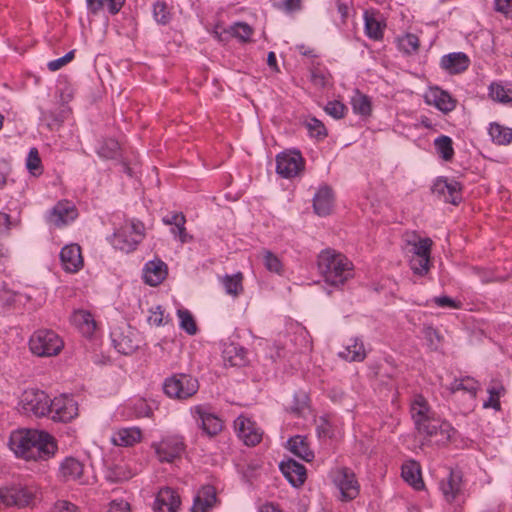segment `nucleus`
<instances>
[{"label": "nucleus", "mask_w": 512, "mask_h": 512, "mask_svg": "<svg viewBox=\"0 0 512 512\" xmlns=\"http://www.w3.org/2000/svg\"><path fill=\"white\" fill-rule=\"evenodd\" d=\"M410 413L417 432L425 437H439L438 443L449 442L456 432L450 423L435 417V413L422 395H416L413 398Z\"/></svg>", "instance_id": "nucleus-2"}, {"label": "nucleus", "mask_w": 512, "mask_h": 512, "mask_svg": "<svg viewBox=\"0 0 512 512\" xmlns=\"http://www.w3.org/2000/svg\"><path fill=\"white\" fill-rule=\"evenodd\" d=\"M110 336L115 349L123 355L135 352L141 342L138 331L127 324L115 327Z\"/></svg>", "instance_id": "nucleus-7"}, {"label": "nucleus", "mask_w": 512, "mask_h": 512, "mask_svg": "<svg viewBox=\"0 0 512 512\" xmlns=\"http://www.w3.org/2000/svg\"><path fill=\"white\" fill-rule=\"evenodd\" d=\"M288 446L290 451L297 457L301 458L306 462H310L314 459V453L309 448L307 439L303 436L296 435L288 440Z\"/></svg>", "instance_id": "nucleus-32"}, {"label": "nucleus", "mask_w": 512, "mask_h": 512, "mask_svg": "<svg viewBox=\"0 0 512 512\" xmlns=\"http://www.w3.org/2000/svg\"><path fill=\"white\" fill-rule=\"evenodd\" d=\"M432 241L429 238H423L413 245L414 255L418 257H429L431 252Z\"/></svg>", "instance_id": "nucleus-54"}, {"label": "nucleus", "mask_w": 512, "mask_h": 512, "mask_svg": "<svg viewBox=\"0 0 512 512\" xmlns=\"http://www.w3.org/2000/svg\"><path fill=\"white\" fill-rule=\"evenodd\" d=\"M29 346L33 354L40 357H51L60 353L64 343L54 331L41 329L31 336Z\"/></svg>", "instance_id": "nucleus-6"}, {"label": "nucleus", "mask_w": 512, "mask_h": 512, "mask_svg": "<svg viewBox=\"0 0 512 512\" xmlns=\"http://www.w3.org/2000/svg\"><path fill=\"white\" fill-rule=\"evenodd\" d=\"M503 390H504V388L501 385L490 386L487 389V392L489 394V398H488L487 401H485L483 403V407L484 408H493L495 410H500L501 406H500L499 398H500L501 392Z\"/></svg>", "instance_id": "nucleus-50"}, {"label": "nucleus", "mask_w": 512, "mask_h": 512, "mask_svg": "<svg viewBox=\"0 0 512 512\" xmlns=\"http://www.w3.org/2000/svg\"><path fill=\"white\" fill-rule=\"evenodd\" d=\"M398 46L407 54L414 53L419 48V38L415 34L407 33L398 38Z\"/></svg>", "instance_id": "nucleus-45"}, {"label": "nucleus", "mask_w": 512, "mask_h": 512, "mask_svg": "<svg viewBox=\"0 0 512 512\" xmlns=\"http://www.w3.org/2000/svg\"><path fill=\"white\" fill-rule=\"evenodd\" d=\"M74 58V51H69L64 56L50 61L47 66L50 71H57Z\"/></svg>", "instance_id": "nucleus-57"}, {"label": "nucleus", "mask_w": 512, "mask_h": 512, "mask_svg": "<svg viewBox=\"0 0 512 512\" xmlns=\"http://www.w3.org/2000/svg\"><path fill=\"white\" fill-rule=\"evenodd\" d=\"M280 469L288 482L294 487L301 486L306 480L305 466L293 459L282 462Z\"/></svg>", "instance_id": "nucleus-24"}, {"label": "nucleus", "mask_w": 512, "mask_h": 512, "mask_svg": "<svg viewBox=\"0 0 512 512\" xmlns=\"http://www.w3.org/2000/svg\"><path fill=\"white\" fill-rule=\"evenodd\" d=\"M242 280H243V275H242V273L238 272L233 275H225L222 278L221 282L225 289V292L228 295L237 297L243 291Z\"/></svg>", "instance_id": "nucleus-39"}, {"label": "nucleus", "mask_w": 512, "mask_h": 512, "mask_svg": "<svg viewBox=\"0 0 512 512\" xmlns=\"http://www.w3.org/2000/svg\"><path fill=\"white\" fill-rule=\"evenodd\" d=\"M152 448L160 462L171 463L181 457L185 444L183 437L171 435L162 438L159 442H153Z\"/></svg>", "instance_id": "nucleus-8"}, {"label": "nucleus", "mask_w": 512, "mask_h": 512, "mask_svg": "<svg viewBox=\"0 0 512 512\" xmlns=\"http://www.w3.org/2000/svg\"><path fill=\"white\" fill-rule=\"evenodd\" d=\"M401 470L403 480L414 489L421 490L424 487L420 466L416 461H408L404 463Z\"/></svg>", "instance_id": "nucleus-29"}, {"label": "nucleus", "mask_w": 512, "mask_h": 512, "mask_svg": "<svg viewBox=\"0 0 512 512\" xmlns=\"http://www.w3.org/2000/svg\"><path fill=\"white\" fill-rule=\"evenodd\" d=\"M87 9L96 15L105 7L111 15L117 14L125 4V0H86Z\"/></svg>", "instance_id": "nucleus-33"}, {"label": "nucleus", "mask_w": 512, "mask_h": 512, "mask_svg": "<svg viewBox=\"0 0 512 512\" xmlns=\"http://www.w3.org/2000/svg\"><path fill=\"white\" fill-rule=\"evenodd\" d=\"M78 216L75 205L69 201L58 202L47 215V222L56 228L72 223Z\"/></svg>", "instance_id": "nucleus-15"}, {"label": "nucleus", "mask_w": 512, "mask_h": 512, "mask_svg": "<svg viewBox=\"0 0 512 512\" xmlns=\"http://www.w3.org/2000/svg\"><path fill=\"white\" fill-rule=\"evenodd\" d=\"M258 258L262 261V264L270 273H275L277 275L283 274L284 265L281 259L272 251L268 249H262L258 254Z\"/></svg>", "instance_id": "nucleus-35"}, {"label": "nucleus", "mask_w": 512, "mask_h": 512, "mask_svg": "<svg viewBox=\"0 0 512 512\" xmlns=\"http://www.w3.org/2000/svg\"><path fill=\"white\" fill-rule=\"evenodd\" d=\"M26 167L34 176L40 175L42 173L41 159L36 148H31L29 150L26 159Z\"/></svg>", "instance_id": "nucleus-49"}, {"label": "nucleus", "mask_w": 512, "mask_h": 512, "mask_svg": "<svg viewBox=\"0 0 512 512\" xmlns=\"http://www.w3.org/2000/svg\"><path fill=\"white\" fill-rule=\"evenodd\" d=\"M495 10L506 18H512V0H494Z\"/></svg>", "instance_id": "nucleus-59"}, {"label": "nucleus", "mask_w": 512, "mask_h": 512, "mask_svg": "<svg viewBox=\"0 0 512 512\" xmlns=\"http://www.w3.org/2000/svg\"><path fill=\"white\" fill-rule=\"evenodd\" d=\"M365 31L366 35L374 40H379L383 37V29L379 21L374 17L368 16L365 13Z\"/></svg>", "instance_id": "nucleus-46"}, {"label": "nucleus", "mask_w": 512, "mask_h": 512, "mask_svg": "<svg viewBox=\"0 0 512 512\" xmlns=\"http://www.w3.org/2000/svg\"><path fill=\"white\" fill-rule=\"evenodd\" d=\"M410 267L415 274L419 276H424L430 270V258L422 256H412L410 260Z\"/></svg>", "instance_id": "nucleus-51"}, {"label": "nucleus", "mask_w": 512, "mask_h": 512, "mask_svg": "<svg viewBox=\"0 0 512 512\" xmlns=\"http://www.w3.org/2000/svg\"><path fill=\"white\" fill-rule=\"evenodd\" d=\"M191 414L202 432L209 437H213L221 432L223 428L222 420L211 411L206 405H196L191 408Z\"/></svg>", "instance_id": "nucleus-11"}, {"label": "nucleus", "mask_w": 512, "mask_h": 512, "mask_svg": "<svg viewBox=\"0 0 512 512\" xmlns=\"http://www.w3.org/2000/svg\"><path fill=\"white\" fill-rule=\"evenodd\" d=\"M234 428L238 437L247 446H255L262 439V431L255 422L244 416H239L234 421Z\"/></svg>", "instance_id": "nucleus-17"}, {"label": "nucleus", "mask_w": 512, "mask_h": 512, "mask_svg": "<svg viewBox=\"0 0 512 512\" xmlns=\"http://www.w3.org/2000/svg\"><path fill=\"white\" fill-rule=\"evenodd\" d=\"M162 221L165 225L179 226L186 223V218L182 213H172L165 216Z\"/></svg>", "instance_id": "nucleus-60"}, {"label": "nucleus", "mask_w": 512, "mask_h": 512, "mask_svg": "<svg viewBox=\"0 0 512 512\" xmlns=\"http://www.w3.org/2000/svg\"><path fill=\"white\" fill-rule=\"evenodd\" d=\"M334 204V196L330 187L322 186L313 198L314 211L319 216H327L331 213Z\"/></svg>", "instance_id": "nucleus-26"}, {"label": "nucleus", "mask_w": 512, "mask_h": 512, "mask_svg": "<svg viewBox=\"0 0 512 512\" xmlns=\"http://www.w3.org/2000/svg\"><path fill=\"white\" fill-rule=\"evenodd\" d=\"M327 114L335 119H340L345 115L346 106L339 101H330L325 107Z\"/></svg>", "instance_id": "nucleus-55"}, {"label": "nucleus", "mask_w": 512, "mask_h": 512, "mask_svg": "<svg viewBox=\"0 0 512 512\" xmlns=\"http://www.w3.org/2000/svg\"><path fill=\"white\" fill-rule=\"evenodd\" d=\"M225 32L242 42H248L253 34V29L247 23L237 22L231 25Z\"/></svg>", "instance_id": "nucleus-43"}, {"label": "nucleus", "mask_w": 512, "mask_h": 512, "mask_svg": "<svg viewBox=\"0 0 512 512\" xmlns=\"http://www.w3.org/2000/svg\"><path fill=\"white\" fill-rule=\"evenodd\" d=\"M73 324L84 336H91L96 329L92 314L86 310L75 311L72 315Z\"/></svg>", "instance_id": "nucleus-31"}, {"label": "nucleus", "mask_w": 512, "mask_h": 512, "mask_svg": "<svg viewBox=\"0 0 512 512\" xmlns=\"http://www.w3.org/2000/svg\"><path fill=\"white\" fill-rule=\"evenodd\" d=\"M461 185L456 180L439 177L432 186V192L444 202L457 205L461 201Z\"/></svg>", "instance_id": "nucleus-16"}, {"label": "nucleus", "mask_w": 512, "mask_h": 512, "mask_svg": "<svg viewBox=\"0 0 512 512\" xmlns=\"http://www.w3.org/2000/svg\"><path fill=\"white\" fill-rule=\"evenodd\" d=\"M469 65L470 59L463 52H452L443 55L440 59V67L450 75L464 72Z\"/></svg>", "instance_id": "nucleus-22"}, {"label": "nucleus", "mask_w": 512, "mask_h": 512, "mask_svg": "<svg viewBox=\"0 0 512 512\" xmlns=\"http://www.w3.org/2000/svg\"><path fill=\"white\" fill-rule=\"evenodd\" d=\"M305 167V161L297 150L280 153L276 157V172L283 178L291 179L298 176Z\"/></svg>", "instance_id": "nucleus-9"}, {"label": "nucleus", "mask_w": 512, "mask_h": 512, "mask_svg": "<svg viewBox=\"0 0 512 512\" xmlns=\"http://www.w3.org/2000/svg\"><path fill=\"white\" fill-rule=\"evenodd\" d=\"M163 317L164 311L162 310L161 306L158 305L150 309V315L148 316L147 320L150 325L159 327L163 325Z\"/></svg>", "instance_id": "nucleus-58"}, {"label": "nucleus", "mask_w": 512, "mask_h": 512, "mask_svg": "<svg viewBox=\"0 0 512 512\" xmlns=\"http://www.w3.org/2000/svg\"><path fill=\"white\" fill-rule=\"evenodd\" d=\"M180 319V327L189 335H194L197 332V326L192 314L186 309H179L177 311Z\"/></svg>", "instance_id": "nucleus-48"}, {"label": "nucleus", "mask_w": 512, "mask_h": 512, "mask_svg": "<svg viewBox=\"0 0 512 512\" xmlns=\"http://www.w3.org/2000/svg\"><path fill=\"white\" fill-rule=\"evenodd\" d=\"M171 233L177 238L181 243H187L191 240V236L186 232L185 224H181L179 226H173L171 228Z\"/></svg>", "instance_id": "nucleus-62"}, {"label": "nucleus", "mask_w": 512, "mask_h": 512, "mask_svg": "<svg viewBox=\"0 0 512 512\" xmlns=\"http://www.w3.org/2000/svg\"><path fill=\"white\" fill-rule=\"evenodd\" d=\"M48 416L55 422H69L78 416V403L72 396L55 397L51 400Z\"/></svg>", "instance_id": "nucleus-10"}, {"label": "nucleus", "mask_w": 512, "mask_h": 512, "mask_svg": "<svg viewBox=\"0 0 512 512\" xmlns=\"http://www.w3.org/2000/svg\"><path fill=\"white\" fill-rule=\"evenodd\" d=\"M338 356L349 362H361L366 358L363 341L359 338L350 339L349 343L338 353Z\"/></svg>", "instance_id": "nucleus-28"}, {"label": "nucleus", "mask_w": 512, "mask_h": 512, "mask_svg": "<svg viewBox=\"0 0 512 512\" xmlns=\"http://www.w3.org/2000/svg\"><path fill=\"white\" fill-rule=\"evenodd\" d=\"M134 415L138 418L149 417L152 414L150 406L144 399H136L132 405Z\"/></svg>", "instance_id": "nucleus-56"}, {"label": "nucleus", "mask_w": 512, "mask_h": 512, "mask_svg": "<svg viewBox=\"0 0 512 512\" xmlns=\"http://www.w3.org/2000/svg\"><path fill=\"white\" fill-rule=\"evenodd\" d=\"M318 269L324 281L334 287L343 285L353 275L351 261L332 249H325L318 255Z\"/></svg>", "instance_id": "nucleus-3"}, {"label": "nucleus", "mask_w": 512, "mask_h": 512, "mask_svg": "<svg viewBox=\"0 0 512 512\" xmlns=\"http://www.w3.org/2000/svg\"><path fill=\"white\" fill-rule=\"evenodd\" d=\"M511 90L506 89L503 85L492 83L489 86V96L500 103H509L512 101Z\"/></svg>", "instance_id": "nucleus-44"}, {"label": "nucleus", "mask_w": 512, "mask_h": 512, "mask_svg": "<svg viewBox=\"0 0 512 512\" xmlns=\"http://www.w3.org/2000/svg\"><path fill=\"white\" fill-rule=\"evenodd\" d=\"M433 301L439 307H449L453 309L460 308V302H457L448 296L434 297Z\"/></svg>", "instance_id": "nucleus-61"}, {"label": "nucleus", "mask_w": 512, "mask_h": 512, "mask_svg": "<svg viewBox=\"0 0 512 512\" xmlns=\"http://www.w3.org/2000/svg\"><path fill=\"white\" fill-rule=\"evenodd\" d=\"M35 493L31 488L18 487L10 490L0 491V502L6 506L26 507L34 499Z\"/></svg>", "instance_id": "nucleus-19"}, {"label": "nucleus", "mask_w": 512, "mask_h": 512, "mask_svg": "<svg viewBox=\"0 0 512 512\" xmlns=\"http://www.w3.org/2000/svg\"><path fill=\"white\" fill-rule=\"evenodd\" d=\"M8 445L16 457L26 461H47L58 451L54 436L37 429L23 428L12 431Z\"/></svg>", "instance_id": "nucleus-1"}, {"label": "nucleus", "mask_w": 512, "mask_h": 512, "mask_svg": "<svg viewBox=\"0 0 512 512\" xmlns=\"http://www.w3.org/2000/svg\"><path fill=\"white\" fill-rule=\"evenodd\" d=\"M332 473L333 482L340 490L342 500L355 499L359 494L360 486L354 472L347 467H338Z\"/></svg>", "instance_id": "nucleus-12"}, {"label": "nucleus", "mask_w": 512, "mask_h": 512, "mask_svg": "<svg viewBox=\"0 0 512 512\" xmlns=\"http://www.w3.org/2000/svg\"><path fill=\"white\" fill-rule=\"evenodd\" d=\"M107 512H130V505L128 502L123 500L112 501Z\"/></svg>", "instance_id": "nucleus-64"}, {"label": "nucleus", "mask_w": 512, "mask_h": 512, "mask_svg": "<svg viewBox=\"0 0 512 512\" xmlns=\"http://www.w3.org/2000/svg\"><path fill=\"white\" fill-rule=\"evenodd\" d=\"M96 152L103 159H115L120 154V145L115 139H103L99 141Z\"/></svg>", "instance_id": "nucleus-37"}, {"label": "nucleus", "mask_w": 512, "mask_h": 512, "mask_svg": "<svg viewBox=\"0 0 512 512\" xmlns=\"http://www.w3.org/2000/svg\"><path fill=\"white\" fill-rule=\"evenodd\" d=\"M23 408L36 416H48L51 399L42 390L27 389L22 394Z\"/></svg>", "instance_id": "nucleus-14"}, {"label": "nucleus", "mask_w": 512, "mask_h": 512, "mask_svg": "<svg viewBox=\"0 0 512 512\" xmlns=\"http://www.w3.org/2000/svg\"><path fill=\"white\" fill-rule=\"evenodd\" d=\"M224 361L231 366H244L247 362L246 350L236 344H229L223 350Z\"/></svg>", "instance_id": "nucleus-34"}, {"label": "nucleus", "mask_w": 512, "mask_h": 512, "mask_svg": "<svg viewBox=\"0 0 512 512\" xmlns=\"http://www.w3.org/2000/svg\"><path fill=\"white\" fill-rule=\"evenodd\" d=\"M479 388V383L470 377H465L461 379H455L450 384V391L452 393H456L458 391H463L468 393L471 397H476L477 391Z\"/></svg>", "instance_id": "nucleus-38"}, {"label": "nucleus", "mask_w": 512, "mask_h": 512, "mask_svg": "<svg viewBox=\"0 0 512 512\" xmlns=\"http://www.w3.org/2000/svg\"><path fill=\"white\" fill-rule=\"evenodd\" d=\"M62 268L68 273H76L83 267V257L78 244H69L60 251Z\"/></svg>", "instance_id": "nucleus-20"}, {"label": "nucleus", "mask_w": 512, "mask_h": 512, "mask_svg": "<svg viewBox=\"0 0 512 512\" xmlns=\"http://www.w3.org/2000/svg\"><path fill=\"white\" fill-rule=\"evenodd\" d=\"M54 512H79V509L71 502L60 500L55 503Z\"/></svg>", "instance_id": "nucleus-63"}, {"label": "nucleus", "mask_w": 512, "mask_h": 512, "mask_svg": "<svg viewBox=\"0 0 512 512\" xmlns=\"http://www.w3.org/2000/svg\"><path fill=\"white\" fill-rule=\"evenodd\" d=\"M163 390L169 398L186 400L197 393L199 382L197 378L189 374L175 373L165 379Z\"/></svg>", "instance_id": "nucleus-5"}, {"label": "nucleus", "mask_w": 512, "mask_h": 512, "mask_svg": "<svg viewBox=\"0 0 512 512\" xmlns=\"http://www.w3.org/2000/svg\"><path fill=\"white\" fill-rule=\"evenodd\" d=\"M144 238V225L138 220H129L115 230L110 242L114 248L129 253L136 249Z\"/></svg>", "instance_id": "nucleus-4"}, {"label": "nucleus", "mask_w": 512, "mask_h": 512, "mask_svg": "<svg viewBox=\"0 0 512 512\" xmlns=\"http://www.w3.org/2000/svg\"><path fill=\"white\" fill-rule=\"evenodd\" d=\"M153 17L159 24L166 25L171 20V13L167 4L163 1H157L153 4Z\"/></svg>", "instance_id": "nucleus-47"}, {"label": "nucleus", "mask_w": 512, "mask_h": 512, "mask_svg": "<svg viewBox=\"0 0 512 512\" xmlns=\"http://www.w3.org/2000/svg\"><path fill=\"white\" fill-rule=\"evenodd\" d=\"M351 105L355 114L361 116H369L371 114L372 105L370 98L358 90L351 97Z\"/></svg>", "instance_id": "nucleus-36"}, {"label": "nucleus", "mask_w": 512, "mask_h": 512, "mask_svg": "<svg viewBox=\"0 0 512 512\" xmlns=\"http://www.w3.org/2000/svg\"><path fill=\"white\" fill-rule=\"evenodd\" d=\"M489 135L498 145H508L512 141V129L493 123L489 127Z\"/></svg>", "instance_id": "nucleus-41"}, {"label": "nucleus", "mask_w": 512, "mask_h": 512, "mask_svg": "<svg viewBox=\"0 0 512 512\" xmlns=\"http://www.w3.org/2000/svg\"><path fill=\"white\" fill-rule=\"evenodd\" d=\"M452 139L448 136L441 135L434 140V146L439 156L445 160L450 161L454 156Z\"/></svg>", "instance_id": "nucleus-42"}, {"label": "nucleus", "mask_w": 512, "mask_h": 512, "mask_svg": "<svg viewBox=\"0 0 512 512\" xmlns=\"http://www.w3.org/2000/svg\"><path fill=\"white\" fill-rule=\"evenodd\" d=\"M167 276V265L160 259L148 261L143 268V280L150 286L159 285Z\"/></svg>", "instance_id": "nucleus-23"}, {"label": "nucleus", "mask_w": 512, "mask_h": 512, "mask_svg": "<svg viewBox=\"0 0 512 512\" xmlns=\"http://www.w3.org/2000/svg\"><path fill=\"white\" fill-rule=\"evenodd\" d=\"M59 477L65 481H76L79 484H87L84 476V464L75 457H66L59 466Z\"/></svg>", "instance_id": "nucleus-18"}, {"label": "nucleus", "mask_w": 512, "mask_h": 512, "mask_svg": "<svg viewBox=\"0 0 512 512\" xmlns=\"http://www.w3.org/2000/svg\"><path fill=\"white\" fill-rule=\"evenodd\" d=\"M216 490L211 485L203 486L194 498L192 512H207L216 502Z\"/></svg>", "instance_id": "nucleus-27"}, {"label": "nucleus", "mask_w": 512, "mask_h": 512, "mask_svg": "<svg viewBox=\"0 0 512 512\" xmlns=\"http://www.w3.org/2000/svg\"><path fill=\"white\" fill-rule=\"evenodd\" d=\"M141 439V431L136 427L122 428L113 433L111 441L116 446H133Z\"/></svg>", "instance_id": "nucleus-30"}, {"label": "nucleus", "mask_w": 512, "mask_h": 512, "mask_svg": "<svg viewBox=\"0 0 512 512\" xmlns=\"http://www.w3.org/2000/svg\"><path fill=\"white\" fill-rule=\"evenodd\" d=\"M306 128L310 134V136L315 137L317 139H322L327 135L326 128L324 124L316 119V118H309L306 123Z\"/></svg>", "instance_id": "nucleus-53"}, {"label": "nucleus", "mask_w": 512, "mask_h": 512, "mask_svg": "<svg viewBox=\"0 0 512 512\" xmlns=\"http://www.w3.org/2000/svg\"><path fill=\"white\" fill-rule=\"evenodd\" d=\"M426 102L430 105H434L443 113L451 112L456 107V101L451 95L438 87L429 91L426 95Z\"/></svg>", "instance_id": "nucleus-25"}, {"label": "nucleus", "mask_w": 512, "mask_h": 512, "mask_svg": "<svg viewBox=\"0 0 512 512\" xmlns=\"http://www.w3.org/2000/svg\"><path fill=\"white\" fill-rule=\"evenodd\" d=\"M330 75L329 73L318 67H314L310 71V80L312 84L318 88H324L329 83Z\"/></svg>", "instance_id": "nucleus-52"}, {"label": "nucleus", "mask_w": 512, "mask_h": 512, "mask_svg": "<svg viewBox=\"0 0 512 512\" xmlns=\"http://www.w3.org/2000/svg\"><path fill=\"white\" fill-rule=\"evenodd\" d=\"M181 505L180 496L171 488L159 490L154 501V512H177Z\"/></svg>", "instance_id": "nucleus-21"}, {"label": "nucleus", "mask_w": 512, "mask_h": 512, "mask_svg": "<svg viewBox=\"0 0 512 512\" xmlns=\"http://www.w3.org/2000/svg\"><path fill=\"white\" fill-rule=\"evenodd\" d=\"M132 477V473L124 464H114L107 467L105 471V479L111 483H117L128 480Z\"/></svg>", "instance_id": "nucleus-40"}, {"label": "nucleus", "mask_w": 512, "mask_h": 512, "mask_svg": "<svg viewBox=\"0 0 512 512\" xmlns=\"http://www.w3.org/2000/svg\"><path fill=\"white\" fill-rule=\"evenodd\" d=\"M439 489L448 503L459 504L464 501V490L462 482V472L459 470H450L447 477L439 482Z\"/></svg>", "instance_id": "nucleus-13"}]
</instances>
